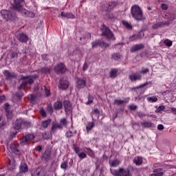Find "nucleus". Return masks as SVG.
Instances as JSON below:
<instances>
[{"label": "nucleus", "instance_id": "nucleus-1", "mask_svg": "<svg viewBox=\"0 0 176 176\" xmlns=\"http://www.w3.org/2000/svg\"><path fill=\"white\" fill-rule=\"evenodd\" d=\"M23 1L24 0H14V9H16V10H18V12H20V13H21L23 16H25V17H30L31 19H34V17H35V14L23 8Z\"/></svg>", "mask_w": 176, "mask_h": 176}, {"label": "nucleus", "instance_id": "nucleus-2", "mask_svg": "<svg viewBox=\"0 0 176 176\" xmlns=\"http://www.w3.org/2000/svg\"><path fill=\"white\" fill-rule=\"evenodd\" d=\"M131 14L132 17L138 21H141V20H144L142 10L141 9V8H140V6L137 5H134L131 7Z\"/></svg>", "mask_w": 176, "mask_h": 176}, {"label": "nucleus", "instance_id": "nucleus-3", "mask_svg": "<svg viewBox=\"0 0 176 176\" xmlns=\"http://www.w3.org/2000/svg\"><path fill=\"white\" fill-rule=\"evenodd\" d=\"M1 14L3 19H5L7 21H13L16 20V13L14 12L8 11L6 10H3L1 11Z\"/></svg>", "mask_w": 176, "mask_h": 176}, {"label": "nucleus", "instance_id": "nucleus-4", "mask_svg": "<svg viewBox=\"0 0 176 176\" xmlns=\"http://www.w3.org/2000/svg\"><path fill=\"white\" fill-rule=\"evenodd\" d=\"M21 80L23 81L19 87V90H23L25 89L28 85H32V83H34V79H32L31 76H21Z\"/></svg>", "mask_w": 176, "mask_h": 176}, {"label": "nucleus", "instance_id": "nucleus-5", "mask_svg": "<svg viewBox=\"0 0 176 176\" xmlns=\"http://www.w3.org/2000/svg\"><path fill=\"white\" fill-rule=\"evenodd\" d=\"M112 175L114 176H129L130 175V170L127 168H120L118 170L111 169Z\"/></svg>", "mask_w": 176, "mask_h": 176}, {"label": "nucleus", "instance_id": "nucleus-6", "mask_svg": "<svg viewBox=\"0 0 176 176\" xmlns=\"http://www.w3.org/2000/svg\"><path fill=\"white\" fill-rule=\"evenodd\" d=\"M87 83L86 78H78L76 81V89L77 90H82V89L86 87Z\"/></svg>", "mask_w": 176, "mask_h": 176}, {"label": "nucleus", "instance_id": "nucleus-7", "mask_svg": "<svg viewBox=\"0 0 176 176\" xmlns=\"http://www.w3.org/2000/svg\"><path fill=\"white\" fill-rule=\"evenodd\" d=\"M102 35L106 36L108 39V41H114L115 37H113V34L111 33V30L108 29L107 27H103L102 29Z\"/></svg>", "mask_w": 176, "mask_h": 176}, {"label": "nucleus", "instance_id": "nucleus-8", "mask_svg": "<svg viewBox=\"0 0 176 176\" xmlns=\"http://www.w3.org/2000/svg\"><path fill=\"white\" fill-rule=\"evenodd\" d=\"M73 149L80 159H86L87 157V155H86V153L82 151V149L79 147L74 146Z\"/></svg>", "mask_w": 176, "mask_h": 176}, {"label": "nucleus", "instance_id": "nucleus-9", "mask_svg": "<svg viewBox=\"0 0 176 176\" xmlns=\"http://www.w3.org/2000/svg\"><path fill=\"white\" fill-rule=\"evenodd\" d=\"M54 71V72H56V74H64V72L67 71V69L65 68L64 63H60L55 66Z\"/></svg>", "mask_w": 176, "mask_h": 176}, {"label": "nucleus", "instance_id": "nucleus-10", "mask_svg": "<svg viewBox=\"0 0 176 176\" xmlns=\"http://www.w3.org/2000/svg\"><path fill=\"white\" fill-rule=\"evenodd\" d=\"M63 105L67 115H71V113H72V104H71V102L69 100H64Z\"/></svg>", "mask_w": 176, "mask_h": 176}, {"label": "nucleus", "instance_id": "nucleus-11", "mask_svg": "<svg viewBox=\"0 0 176 176\" xmlns=\"http://www.w3.org/2000/svg\"><path fill=\"white\" fill-rule=\"evenodd\" d=\"M129 78L131 82H135V80H142V76L140 74V72H138L129 74Z\"/></svg>", "mask_w": 176, "mask_h": 176}, {"label": "nucleus", "instance_id": "nucleus-12", "mask_svg": "<svg viewBox=\"0 0 176 176\" xmlns=\"http://www.w3.org/2000/svg\"><path fill=\"white\" fill-rule=\"evenodd\" d=\"M69 87V82L68 80H66L65 78H61L59 83L60 89L62 90H67V89Z\"/></svg>", "mask_w": 176, "mask_h": 176}, {"label": "nucleus", "instance_id": "nucleus-13", "mask_svg": "<svg viewBox=\"0 0 176 176\" xmlns=\"http://www.w3.org/2000/svg\"><path fill=\"white\" fill-rule=\"evenodd\" d=\"M170 25V21H167L165 22H158L155 23L153 25V30H157L158 28H163V27H166V25Z\"/></svg>", "mask_w": 176, "mask_h": 176}, {"label": "nucleus", "instance_id": "nucleus-14", "mask_svg": "<svg viewBox=\"0 0 176 176\" xmlns=\"http://www.w3.org/2000/svg\"><path fill=\"white\" fill-rule=\"evenodd\" d=\"M115 6H116V2H115V1L108 2L103 7V10H105V12L112 10V9H113V8H115Z\"/></svg>", "mask_w": 176, "mask_h": 176}, {"label": "nucleus", "instance_id": "nucleus-15", "mask_svg": "<svg viewBox=\"0 0 176 176\" xmlns=\"http://www.w3.org/2000/svg\"><path fill=\"white\" fill-rule=\"evenodd\" d=\"M22 124H25V122L23 121L21 119L16 120L14 123L13 127L15 130H20Z\"/></svg>", "mask_w": 176, "mask_h": 176}, {"label": "nucleus", "instance_id": "nucleus-16", "mask_svg": "<svg viewBox=\"0 0 176 176\" xmlns=\"http://www.w3.org/2000/svg\"><path fill=\"white\" fill-rule=\"evenodd\" d=\"M96 46H100L101 47H108L109 45L104 41L99 40L92 43V47H96Z\"/></svg>", "mask_w": 176, "mask_h": 176}, {"label": "nucleus", "instance_id": "nucleus-17", "mask_svg": "<svg viewBox=\"0 0 176 176\" xmlns=\"http://www.w3.org/2000/svg\"><path fill=\"white\" fill-rule=\"evenodd\" d=\"M31 140H34V135L28 134L21 139V144H27V142H28V141H31Z\"/></svg>", "mask_w": 176, "mask_h": 176}, {"label": "nucleus", "instance_id": "nucleus-18", "mask_svg": "<svg viewBox=\"0 0 176 176\" xmlns=\"http://www.w3.org/2000/svg\"><path fill=\"white\" fill-rule=\"evenodd\" d=\"M3 75L6 76V79H12L13 78H16V75L14 72H10L8 70H4Z\"/></svg>", "mask_w": 176, "mask_h": 176}, {"label": "nucleus", "instance_id": "nucleus-19", "mask_svg": "<svg viewBox=\"0 0 176 176\" xmlns=\"http://www.w3.org/2000/svg\"><path fill=\"white\" fill-rule=\"evenodd\" d=\"M18 39L20 42H22L23 43H26L27 41H28V36L24 34V33H21L18 36Z\"/></svg>", "mask_w": 176, "mask_h": 176}, {"label": "nucleus", "instance_id": "nucleus-20", "mask_svg": "<svg viewBox=\"0 0 176 176\" xmlns=\"http://www.w3.org/2000/svg\"><path fill=\"white\" fill-rule=\"evenodd\" d=\"M5 110H6V114L8 119H12V117L13 116V114L12 111H9V104L6 103L5 104Z\"/></svg>", "mask_w": 176, "mask_h": 176}, {"label": "nucleus", "instance_id": "nucleus-21", "mask_svg": "<svg viewBox=\"0 0 176 176\" xmlns=\"http://www.w3.org/2000/svg\"><path fill=\"white\" fill-rule=\"evenodd\" d=\"M140 124L141 126H142V127H144V129H150V127H155V124L147 121L141 122Z\"/></svg>", "mask_w": 176, "mask_h": 176}, {"label": "nucleus", "instance_id": "nucleus-22", "mask_svg": "<svg viewBox=\"0 0 176 176\" xmlns=\"http://www.w3.org/2000/svg\"><path fill=\"white\" fill-rule=\"evenodd\" d=\"M54 108L56 111H60L63 108V102L60 100H57L54 103Z\"/></svg>", "mask_w": 176, "mask_h": 176}, {"label": "nucleus", "instance_id": "nucleus-23", "mask_svg": "<svg viewBox=\"0 0 176 176\" xmlns=\"http://www.w3.org/2000/svg\"><path fill=\"white\" fill-rule=\"evenodd\" d=\"M10 149L12 152V153H14L15 155H20V151L18 148V146L16 144H13L10 146Z\"/></svg>", "mask_w": 176, "mask_h": 176}, {"label": "nucleus", "instance_id": "nucleus-24", "mask_svg": "<svg viewBox=\"0 0 176 176\" xmlns=\"http://www.w3.org/2000/svg\"><path fill=\"white\" fill-rule=\"evenodd\" d=\"M61 17H66V19H74L75 15L71 12H62L60 14Z\"/></svg>", "mask_w": 176, "mask_h": 176}, {"label": "nucleus", "instance_id": "nucleus-25", "mask_svg": "<svg viewBox=\"0 0 176 176\" xmlns=\"http://www.w3.org/2000/svg\"><path fill=\"white\" fill-rule=\"evenodd\" d=\"M144 49V45L143 44H138L133 46V47L131 49V51L132 52H138V50H141Z\"/></svg>", "mask_w": 176, "mask_h": 176}, {"label": "nucleus", "instance_id": "nucleus-26", "mask_svg": "<svg viewBox=\"0 0 176 176\" xmlns=\"http://www.w3.org/2000/svg\"><path fill=\"white\" fill-rule=\"evenodd\" d=\"M141 36H144V32H140L138 35H133L131 36L129 39L130 41H137V39H140Z\"/></svg>", "mask_w": 176, "mask_h": 176}, {"label": "nucleus", "instance_id": "nucleus-27", "mask_svg": "<svg viewBox=\"0 0 176 176\" xmlns=\"http://www.w3.org/2000/svg\"><path fill=\"white\" fill-rule=\"evenodd\" d=\"M142 157H135L133 160V163L136 164V166H141L142 164Z\"/></svg>", "mask_w": 176, "mask_h": 176}, {"label": "nucleus", "instance_id": "nucleus-28", "mask_svg": "<svg viewBox=\"0 0 176 176\" xmlns=\"http://www.w3.org/2000/svg\"><path fill=\"white\" fill-rule=\"evenodd\" d=\"M129 100H130V98H126L125 100H124L116 99L114 100V102L117 105H122V104H124V102H129Z\"/></svg>", "mask_w": 176, "mask_h": 176}, {"label": "nucleus", "instance_id": "nucleus-29", "mask_svg": "<svg viewBox=\"0 0 176 176\" xmlns=\"http://www.w3.org/2000/svg\"><path fill=\"white\" fill-rule=\"evenodd\" d=\"M51 122H52V120H50V119L42 121L41 126L43 127V129H47V126H49Z\"/></svg>", "mask_w": 176, "mask_h": 176}, {"label": "nucleus", "instance_id": "nucleus-30", "mask_svg": "<svg viewBox=\"0 0 176 176\" xmlns=\"http://www.w3.org/2000/svg\"><path fill=\"white\" fill-rule=\"evenodd\" d=\"M109 164L111 167H116L120 164V161L118 160H110Z\"/></svg>", "mask_w": 176, "mask_h": 176}, {"label": "nucleus", "instance_id": "nucleus-31", "mask_svg": "<svg viewBox=\"0 0 176 176\" xmlns=\"http://www.w3.org/2000/svg\"><path fill=\"white\" fill-rule=\"evenodd\" d=\"M15 167L16 163L14 161L10 160L9 165L8 166V170L12 171V170H14Z\"/></svg>", "mask_w": 176, "mask_h": 176}, {"label": "nucleus", "instance_id": "nucleus-32", "mask_svg": "<svg viewBox=\"0 0 176 176\" xmlns=\"http://www.w3.org/2000/svg\"><path fill=\"white\" fill-rule=\"evenodd\" d=\"M98 115H100V110H98V109H94L91 112L92 119L94 120V116L98 118Z\"/></svg>", "mask_w": 176, "mask_h": 176}, {"label": "nucleus", "instance_id": "nucleus-33", "mask_svg": "<svg viewBox=\"0 0 176 176\" xmlns=\"http://www.w3.org/2000/svg\"><path fill=\"white\" fill-rule=\"evenodd\" d=\"M118 76V70L116 69H113L110 72V78H116Z\"/></svg>", "mask_w": 176, "mask_h": 176}, {"label": "nucleus", "instance_id": "nucleus-34", "mask_svg": "<svg viewBox=\"0 0 176 176\" xmlns=\"http://www.w3.org/2000/svg\"><path fill=\"white\" fill-rule=\"evenodd\" d=\"M153 173L157 175V176H162L163 172H162V168H156L153 170Z\"/></svg>", "mask_w": 176, "mask_h": 176}, {"label": "nucleus", "instance_id": "nucleus-35", "mask_svg": "<svg viewBox=\"0 0 176 176\" xmlns=\"http://www.w3.org/2000/svg\"><path fill=\"white\" fill-rule=\"evenodd\" d=\"M164 45L168 47H171V46H173V41L169 39H165L164 41Z\"/></svg>", "mask_w": 176, "mask_h": 176}, {"label": "nucleus", "instance_id": "nucleus-36", "mask_svg": "<svg viewBox=\"0 0 176 176\" xmlns=\"http://www.w3.org/2000/svg\"><path fill=\"white\" fill-rule=\"evenodd\" d=\"M147 101L148 102H157V97L156 96H152L147 98Z\"/></svg>", "mask_w": 176, "mask_h": 176}, {"label": "nucleus", "instance_id": "nucleus-37", "mask_svg": "<svg viewBox=\"0 0 176 176\" xmlns=\"http://www.w3.org/2000/svg\"><path fill=\"white\" fill-rule=\"evenodd\" d=\"M93 127H94V122H89L87 126V131L89 133L90 130L93 129Z\"/></svg>", "mask_w": 176, "mask_h": 176}, {"label": "nucleus", "instance_id": "nucleus-38", "mask_svg": "<svg viewBox=\"0 0 176 176\" xmlns=\"http://www.w3.org/2000/svg\"><path fill=\"white\" fill-rule=\"evenodd\" d=\"M36 173L38 176H45V175H46V172H45V170H43L42 169H41L40 170H39V169H37Z\"/></svg>", "mask_w": 176, "mask_h": 176}, {"label": "nucleus", "instance_id": "nucleus-39", "mask_svg": "<svg viewBox=\"0 0 176 176\" xmlns=\"http://www.w3.org/2000/svg\"><path fill=\"white\" fill-rule=\"evenodd\" d=\"M57 129H63V126L60 125V124H54L52 125V130L53 131L57 130Z\"/></svg>", "mask_w": 176, "mask_h": 176}, {"label": "nucleus", "instance_id": "nucleus-40", "mask_svg": "<svg viewBox=\"0 0 176 176\" xmlns=\"http://www.w3.org/2000/svg\"><path fill=\"white\" fill-rule=\"evenodd\" d=\"M149 72V69L148 68H142L140 72H139L140 75H146V74Z\"/></svg>", "mask_w": 176, "mask_h": 176}, {"label": "nucleus", "instance_id": "nucleus-41", "mask_svg": "<svg viewBox=\"0 0 176 176\" xmlns=\"http://www.w3.org/2000/svg\"><path fill=\"white\" fill-rule=\"evenodd\" d=\"M41 72L43 74H50V68H49V67H43L41 69Z\"/></svg>", "mask_w": 176, "mask_h": 176}, {"label": "nucleus", "instance_id": "nucleus-42", "mask_svg": "<svg viewBox=\"0 0 176 176\" xmlns=\"http://www.w3.org/2000/svg\"><path fill=\"white\" fill-rule=\"evenodd\" d=\"M111 57L112 58H113V60H120V57H122V56L120 55V54L116 53V54H113L111 56Z\"/></svg>", "mask_w": 176, "mask_h": 176}, {"label": "nucleus", "instance_id": "nucleus-43", "mask_svg": "<svg viewBox=\"0 0 176 176\" xmlns=\"http://www.w3.org/2000/svg\"><path fill=\"white\" fill-rule=\"evenodd\" d=\"M122 23L124 25V27H126V28H128V30H131V25L129 23V22L123 21Z\"/></svg>", "mask_w": 176, "mask_h": 176}, {"label": "nucleus", "instance_id": "nucleus-44", "mask_svg": "<svg viewBox=\"0 0 176 176\" xmlns=\"http://www.w3.org/2000/svg\"><path fill=\"white\" fill-rule=\"evenodd\" d=\"M60 124L63 127V126H67V119L63 118L60 120Z\"/></svg>", "mask_w": 176, "mask_h": 176}, {"label": "nucleus", "instance_id": "nucleus-45", "mask_svg": "<svg viewBox=\"0 0 176 176\" xmlns=\"http://www.w3.org/2000/svg\"><path fill=\"white\" fill-rule=\"evenodd\" d=\"M60 167H61L63 170H65V168H67L68 167V162L64 161V162L61 164Z\"/></svg>", "mask_w": 176, "mask_h": 176}, {"label": "nucleus", "instance_id": "nucleus-46", "mask_svg": "<svg viewBox=\"0 0 176 176\" xmlns=\"http://www.w3.org/2000/svg\"><path fill=\"white\" fill-rule=\"evenodd\" d=\"M149 84H150V82H144V83L140 85V86H138L136 87V89H142V87H145V86H148V85H149Z\"/></svg>", "mask_w": 176, "mask_h": 176}, {"label": "nucleus", "instance_id": "nucleus-47", "mask_svg": "<svg viewBox=\"0 0 176 176\" xmlns=\"http://www.w3.org/2000/svg\"><path fill=\"white\" fill-rule=\"evenodd\" d=\"M165 109H166V107H164V105L160 106L156 110V112H162V111H164Z\"/></svg>", "mask_w": 176, "mask_h": 176}, {"label": "nucleus", "instance_id": "nucleus-48", "mask_svg": "<svg viewBox=\"0 0 176 176\" xmlns=\"http://www.w3.org/2000/svg\"><path fill=\"white\" fill-rule=\"evenodd\" d=\"M44 90L45 91V96L47 97H49V96H50V91H49V89H47V88H46V86H44Z\"/></svg>", "mask_w": 176, "mask_h": 176}, {"label": "nucleus", "instance_id": "nucleus-49", "mask_svg": "<svg viewBox=\"0 0 176 176\" xmlns=\"http://www.w3.org/2000/svg\"><path fill=\"white\" fill-rule=\"evenodd\" d=\"M161 8L162 10H167V9H168V6H167V4L162 3Z\"/></svg>", "mask_w": 176, "mask_h": 176}, {"label": "nucleus", "instance_id": "nucleus-50", "mask_svg": "<svg viewBox=\"0 0 176 176\" xmlns=\"http://www.w3.org/2000/svg\"><path fill=\"white\" fill-rule=\"evenodd\" d=\"M129 108L131 109V111H135V109L137 108V105L131 104L129 106Z\"/></svg>", "mask_w": 176, "mask_h": 176}, {"label": "nucleus", "instance_id": "nucleus-51", "mask_svg": "<svg viewBox=\"0 0 176 176\" xmlns=\"http://www.w3.org/2000/svg\"><path fill=\"white\" fill-rule=\"evenodd\" d=\"M40 113L42 115V116H43V118H46V112L43 109H40Z\"/></svg>", "mask_w": 176, "mask_h": 176}, {"label": "nucleus", "instance_id": "nucleus-52", "mask_svg": "<svg viewBox=\"0 0 176 176\" xmlns=\"http://www.w3.org/2000/svg\"><path fill=\"white\" fill-rule=\"evenodd\" d=\"M73 133H72V131H69V132H67V133H66V137L67 138H71L72 137V135H73Z\"/></svg>", "mask_w": 176, "mask_h": 176}, {"label": "nucleus", "instance_id": "nucleus-53", "mask_svg": "<svg viewBox=\"0 0 176 176\" xmlns=\"http://www.w3.org/2000/svg\"><path fill=\"white\" fill-rule=\"evenodd\" d=\"M41 57H42L43 60H49V55H47V54H43V55H41Z\"/></svg>", "mask_w": 176, "mask_h": 176}, {"label": "nucleus", "instance_id": "nucleus-54", "mask_svg": "<svg viewBox=\"0 0 176 176\" xmlns=\"http://www.w3.org/2000/svg\"><path fill=\"white\" fill-rule=\"evenodd\" d=\"M88 68H89V65L85 63L82 67V70L86 71Z\"/></svg>", "mask_w": 176, "mask_h": 176}, {"label": "nucleus", "instance_id": "nucleus-55", "mask_svg": "<svg viewBox=\"0 0 176 176\" xmlns=\"http://www.w3.org/2000/svg\"><path fill=\"white\" fill-rule=\"evenodd\" d=\"M93 102V98L91 97H89L88 101L86 102L87 105H90Z\"/></svg>", "mask_w": 176, "mask_h": 176}, {"label": "nucleus", "instance_id": "nucleus-56", "mask_svg": "<svg viewBox=\"0 0 176 176\" xmlns=\"http://www.w3.org/2000/svg\"><path fill=\"white\" fill-rule=\"evenodd\" d=\"M170 111L172 113H173V115H176V108L175 107H171Z\"/></svg>", "mask_w": 176, "mask_h": 176}, {"label": "nucleus", "instance_id": "nucleus-57", "mask_svg": "<svg viewBox=\"0 0 176 176\" xmlns=\"http://www.w3.org/2000/svg\"><path fill=\"white\" fill-rule=\"evenodd\" d=\"M47 111H49V112H50L51 113L53 112V107H52V105L47 106Z\"/></svg>", "mask_w": 176, "mask_h": 176}, {"label": "nucleus", "instance_id": "nucleus-58", "mask_svg": "<svg viewBox=\"0 0 176 176\" xmlns=\"http://www.w3.org/2000/svg\"><path fill=\"white\" fill-rule=\"evenodd\" d=\"M35 149L38 152H41V151H42V146L41 145H38V146H36V148Z\"/></svg>", "mask_w": 176, "mask_h": 176}, {"label": "nucleus", "instance_id": "nucleus-59", "mask_svg": "<svg viewBox=\"0 0 176 176\" xmlns=\"http://www.w3.org/2000/svg\"><path fill=\"white\" fill-rule=\"evenodd\" d=\"M5 101V96H0V104H2Z\"/></svg>", "mask_w": 176, "mask_h": 176}, {"label": "nucleus", "instance_id": "nucleus-60", "mask_svg": "<svg viewBox=\"0 0 176 176\" xmlns=\"http://www.w3.org/2000/svg\"><path fill=\"white\" fill-rule=\"evenodd\" d=\"M14 57H17V53L16 52H12L11 54V58H14Z\"/></svg>", "mask_w": 176, "mask_h": 176}, {"label": "nucleus", "instance_id": "nucleus-61", "mask_svg": "<svg viewBox=\"0 0 176 176\" xmlns=\"http://www.w3.org/2000/svg\"><path fill=\"white\" fill-rule=\"evenodd\" d=\"M157 129L158 130H163L164 129V126H163V124H159L157 126Z\"/></svg>", "mask_w": 176, "mask_h": 176}, {"label": "nucleus", "instance_id": "nucleus-62", "mask_svg": "<svg viewBox=\"0 0 176 176\" xmlns=\"http://www.w3.org/2000/svg\"><path fill=\"white\" fill-rule=\"evenodd\" d=\"M138 116H139V118H144V116H145V114L142 113H138Z\"/></svg>", "mask_w": 176, "mask_h": 176}, {"label": "nucleus", "instance_id": "nucleus-63", "mask_svg": "<svg viewBox=\"0 0 176 176\" xmlns=\"http://www.w3.org/2000/svg\"><path fill=\"white\" fill-rule=\"evenodd\" d=\"M5 126V122H3L1 124H0V129L1 127H3Z\"/></svg>", "mask_w": 176, "mask_h": 176}, {"label": "nucleus", "instance_id": "nucleus-64", "mask_svg": "<svg viewBox=\"0 0 176 176\" xmlns=\"http://www.w3.org/2000/svg\"><path fill=\"white\" fill-rule=\"evenodd\" d=\"M150 176H157V175H156V173H154L151 174Z\"/></svg>", "mask_w": 176, "mask_h": 176}]
</instances>
